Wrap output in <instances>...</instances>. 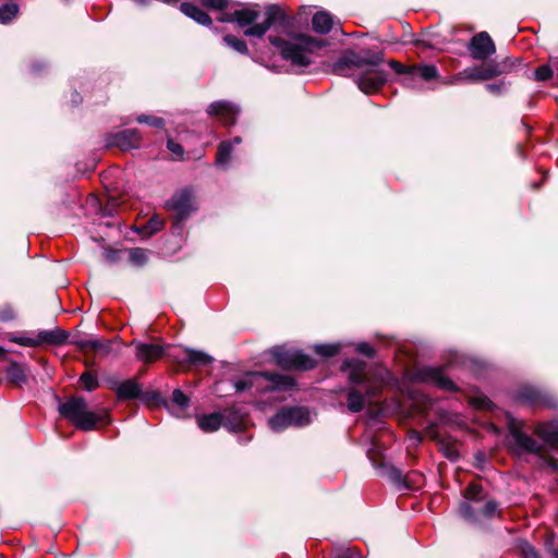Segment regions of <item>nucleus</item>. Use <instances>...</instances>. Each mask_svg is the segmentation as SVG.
I'll list each match as a JSON object with an SVG mask.
<instances>
[{
	"label": "nucleus",
	"instance_id": "28",
	"mask_svg": "<svg viewBox=\"0 0 558 558\" xmlns=\"http://www.w3.org/2000/svg\"><path fill=\"white\" fill-rule=\"evenodd\" d=\"M80 349H92L96 352H101L105 355L109 354L111 351V347L109 342H102L100 340H82L77 343Z\"/></svg>",
	"mask_w": 558,
	"mask_h": 558
},
{
	"label": "nucleus",
	"instance_id": "35",
	"mask_svg": "<svg viewBox=\"0 0 558 558\" xmlns=\"http://www.w3.org/2000/svg\"><path fill=\"white\" fill-rule=\"evenodd\" d=\"M171 402L179 408L180 411L184 410L189 405V398L180 390L175 389L172 392Z\"/></svg>",
	"mask_w": 558,
	"mask_h": 558
},
{
	"label": "nucleus",
	"instance_id": "46",
	"mask_svg": "<svg viewBox=\"0 0 558 558\" xmlns=\"http://www.w3.org/2000/svg\"><path fill=\"white\" fill-rule=\"evenodd\" d=\"M19 343L21 344H24V345H28V347H35V345H39L41 344L40 342V338L37 337V339H32V338H22Z\"/></svg>",
	"mask_w": 558,
	"mask_h": 558
},
{
	"label": "nucleus",
	"instance_id": "17",
	"mask_svg": "<svg viewBox=\"0 0 558 558\" xmlns=\"http://www.w3.org/2000/svg\"><path fill=\"white\" fill-rule=\"evenodd\" d=\"M501 74V70L494 64H484L477 68L468 69L464 75L470 81H484Z\"/></svg>",
	"mask_w": 558,
	"mask_h": 558
},
{
	"label": "nucleus",
	"instance_id": "50",
	"mask_svg": "<svg viewBox=\"0 0 558 558\" xmlns=\"http://www.w3.org/2000/svg\"><path fill=\"white\" fill-rule=\"evenodd\" d=\"M548 465L551 466L553 469H557V462L553 459H549L547 461Z\"/></svg>",
	"mask_w": 558,
	"mask_h": 558
},
{
	"label": "nucleus",
	"instance_id": "47",
	"mask_svg": "<svg viewBox=\"0 0 558 558\" xmlns=\"http://www.w3.org/2000/svg\"><path fill=\"white\" fill-rule=\"evenodd\" d=\"M523 553L525 555V558H538V555L536 554L534 548L532 546H530L529 544L524 545Z\"/></svg>",
	"mask_w": 558,
	"mask_h": 558
},
{
	"label": "nucleus",
	"instance_id": "45",
	"mask_svg": "<svg viewBox=\"0 0 558 558\" xmlns=\"http://www.w3.org/2000/svg\"><path fill=\"white\" fill-rule=\"evenodd\" d=\"M234 15H235V11L232 13L225 12V13H221L217 20L222 23H226V22L231 23V22H235Z\"/></svg>",
	"mask_w": 558,
	"mask_h": 558
},
{
	"label": "nucleus",
	"instance_id": "49",
	"mask_svg": "<svg viewBox=\"0 0 558 558\" xmlns=\"http://www.w3.org/2000/svg\"><path fill=\"white\" fill-rule=\"evenodd\" d=\"M446 456L449 459L454 460L458 457V452L454 449H448V451L446 452Z\"/></svg>",
	"mask_w": 558,
	"mask_h": 558
},
{
	"label": "nucleus",
	"instance_id": "2",
	"mask_svg": "<svg viewBox=\"0 0 558 558\" xmlns=\"http://www.w3.org/2000/svg\"><path fill=\"white\" fill-rule=\"evenodd\" d=\"M383 62V53L362 58L350 51L331 65V71L338 75L353 76L357 87L363 93L371 94L377 92L387 81L386 73L379 68Z\"/></svg>",
	"mask_w": 558,
	"mask_h": 558
},
{
	"label": "nucleus",
	"instance_id": "20",
	"mask_svg": "<svg viewBox=\"0 0 558 558\" xmlns=\"http://www.w3.org/2000/svg\"><path fill=\"white\" fill-rule=\"evenodd\" d=\"M333 25L332 16L326 11L317 12L312 20L313 29L319 34H327Z\"/></svg>",
	"mask_w": 558,
	"mask_h": 558
},
{
	"label": "nucleus",
	"instance_id": "24",
	"mask_svg": "<svg viewBox=\"0 0 558 558\" xmlns=\"http://www.w3.org/2000/svg\"><path fill=\"white\" fill-rule=\"evenodd\" d=\"M38 337L40 338L41 343L61 344L65 342L68 335L65 331L57 328L50 331H41L38 333Z\"/></svg>",
	"mask_w": 558,
	"mask_h": 558
},
{
	"label": "nucleus",
	"instance_id": "43",
	"mask_svg": "<svg viewBox=\"0 0 558 558\" xmlns=\"http://www.w3.org/2000/svg\"><path fill=\"white\" fill-rule=\"evenodd\" d=\"M167 146H168V149L177 155V156H181L183 154V148L180 144L175 143L174 141L172 140H168V143H167Z\"/></svg>",
	"mask_w": 558,
	"mask_h": 558
},
{
	"label": "nucleus",
	"instance_id": "53",
	"mask_svg": "<svg viewBox=\"0 0 558 558\" xmlns=\"http://www.w3.org/2000/svg\"><path fill=\"white\" fill-rule=\"evenodd\" d=\"M74 102H75V104L81 102V98L78 97V95H76V98H75Z\"/></svg>",
	"mask_w": 558,
	"mask_h": 558
},
{
	"label": "nucleus",
	"instance_id": "7",
	"mask_svg": "<svg viewBox=\"0 0 558 558\" xmlns=\"http://www.w3.org/2000/svg\"><path fill=\"white\" fill-rule=\"evenodd\" d=\"M311 422V413L306 408L292 407L278 411L269 418V426L275 432H280L291 426H304Z\"/></svg>",
	"mask_w": 558,
	"mask_h": 558
},
{
	"label": "nucleus",
	"instance_id": "8",
	"mask_svg": "<svg viewBox=\"0 0 558 558\" xmlns=\"http://www.w3.org/2000/svg\"><path fill=\"white\" fill-rule=\"evenodd\" d=\"M131 345L135 348L136 360L148 364L160 360L163 355L171 357L174 347H163L159 343H144L132 341Z\"/></svg>",
	"mask_w": 558,
	"mask_h": 558
},
{
	"label": "nucleus",
	"instance_id": "32",
	"mask_svg": "<svg viewBox=\"0 0 558 558\" xmlns=\"http://www.w3.org/2000/svg\"><path fill=\"white\" fill-rule=\"evenodd\" d=\"M340 350V344L338 343H327V344H316L314 347V351L325 357H331L336 355Z\"/></svg>",
	"mask_w": 558,
	"mask_h": 558
},
{
	"label": "nucleus",
	"instance_id": "11",
	"mask_svg": "<svg viewBox=\"0 0 558 558\" xmlns=\"http://www.w3.org/2000/svg\"><path fill=\"white\" fill-rule=\"evenodd\" d=\"M415 378L422 383L432 384L436 387L453 391L456 390V385L453 381L447 377L441 368L437 367H424L416 372Z\"/></svg>",
	"mask_w": 558,
	"mask_h": 558
},
{
	"label": "nucleus",
	"instance_id": "4",
	"mask_svg": "<svg viewBox=\"0 0 558 558\" xmlns=\"http://www.w3.org/2000/svg\"><path fill=\"white\" fill-rule=\"evenodd\" d=\"M509 428L515 445L524 452L535 453L541 458H546L545 447L558 452V428L551 423H542L535 428V434L543 440V445L523 433L519 422L511 420Z\"/></svg>",
	"mask_w": 558,
	"mask_h": 558
},
{
	"label": "nucleus",
	"instance_id": "18",
	"mask_svg": "<svg viewBox=\"0 0 558 558\" xmlns=\"http://www.w3.org/2000/svg\"><path fill=\"white\" fill-rule=\"evenodd\" d=\"M391 480L399 486L403 488L414 489L421 485L422 475L413 472L407 475H403L399 470H391L390 472Z\"/></svg>",
	"mask_w": 558,
	"mask_h": 558
},
{
	"label": "nucleus",
	"instance_id": "23",
	"mask_svg": "<svg viewBox=\"0 0 558 558\" xmlns=\"http://www.w3.org/2000/svg\"><path fill=\"white\" fill-rule=\"evenodd\" d=\"M411 81H414L416 77H421L424 81H432L437 77V68L432 64H423L411 66Z\"/></svg>",
	"mask_w": 558,
	"mask_h": 558
},
{
	"label": "nucleus",
	"instance_id": "51",
	"mask_svg": "<svg viewBox=\"0 0 558 558\" xmlns=\"http://www.w3.org/2000/svg\"><path fill=\"white\" fill-rule=\"evenodd\" d=\"M411 438L414 439L415 441H420L421 440V437H420V435L417 433H413L411 435Z\"/></svg>",
	"mask_w": 558,
	"mask_h": 558
},
{
	"label": "nucleus",
	"instance_id": "3",
	"mask_svg": "<svg viewBox=\"0 0 558 558\" xmlns=\"http://www.w3.org/2000/svg\"><path fill=\"white\" fill-rule=\"evenodd\" d=\"M342 369L348 372L349 380L352 384H363L366 395L364 396L356 389H351L348 393L347 407L349 411L356 413L363 410L366 399L371 400L379 392L385 383L386 369L380 371L376 379H371L366 374V364L360 360H347Z\"/></svg>",
	"mask_w": 558,
	"mask_h": 558
},
{
	"label": "nucleus",
	"instance_id": "6",
	"mask_svg": "<svg viewBox=\"0 0 558 558\" xmlns=\"http://www.w3.org/2000/svg\"><path fill=\"white\" fill-rule=\"evenodd\" d=\"M294 383L291 377L267 372H255L247 374L244 378L235 381L236 391H244L256 386L262 390H288L293 387Z\"/></svg>",
	"mask_w": 558,
	"mask_h": 558
},
{
	"label": "nucleus",
	"instance_id": "16",
	"mask_svg": "<svg viewBox=\"0 0 558 558\" xmlns=\"http://www.w3.org/2000/svg\"><path fill=\"white\" fill-rule=\"evenodd\" d=\"M141 143V136L137 131L125 130L114 135L113 144L122 150L137 148Z\"/></svg>",
	"mask_w": 558,
	"mask_h": 558
},
{
	"label": "nucleus",
	"instance_id": "52",
	"mask_svg": "<svg viewBox=\"0 0 558 558\" xmlns=\"http://www.w3.org/2000/svg\"><path fill=\"white\" fill-rule=\"evenodd\" d=\"M241 142V138L240 137H234L233 141L231 142L232 145L233 144H239Z\"/></svg>",
	"mask_w": 558,
	"mask_h": 558
},
{
	"label": "nucleus",
	"instance_id": "10",
	"mask_svg": "<svg viewBox=\"0 0 558 558\" xmlns=\"http://www.w3.org/2000/svg\"><path fill=\"white\" fill-rule=\"evenodd\" d=\"M498 510V505L494 500L486 501L483 506H472L466 501H462L459 507V513L469 521H476L478 518L490 519Z\"/></svg>",
	"mask_w": 558,
	"mask_h": 558
},
{
	"label": "nucleus",
	"instance_id": "1",
	"mask_svg": "<svg viewBox=\"0 0 558 558\" xmlns=\"http://www.w3.org/2000/svg\"><path fill=\"white\" fill-rule=\"evenodd\" d=\"M266 20L255 24L245 31L246 36L262 37L270 27H275L286 35L269 36V41L279 48L281 56L290 60L292 64L306 66L311 63V54L323 47V43L313 37L293 34V17L276 4L268 5L265 10Z\"/></svg>",
	"mask_w": 558,
	"mask_h": 558
},
{
	"label": "nucleus",
	"instance_id": "34",
	"mask_svg": "<svg viewBox=\"0 0 558 558\" xmlns=\"http://www.w3.org/2000/svg\"><path fill=\"white\" fill-rule=\"evenodd\" d=\"M80 381L87 391H93L99 386L97 376L90 372L83 373L80 377Z\"/></svg>",
	"mask_w": 558,
	"mask_h": 558
},
{
	"label": "nucleus",
	"instance_id": "48",
	"mask_svg": "<svg viewBox=\"0 0 558 558\" xmlns=\"http://www.w3.org/2000/svg\"><path fill=\"white\" fill-rule=\"evenodd\" d=\"M149 226L151 228L150 232H157L158 230L161 229L162 222L160 220H158V219L153 218L149 221Z\"/></svg>",
	"mask_w": 558,
	"mask_h": 558
},
{
	"label": "nucleus",
	"instance_id": "13",
	"mask_svg": "<svg viewBox=\"0 0 558 558\" xmlns=\"http://www.w3.org/2000/svg\"><path fill=\"white\" fill-rule=\"evenodd\" d=\"M171 359L178 363H187L194 366H206L213 362V357L203 351L174 347Z\"/></svg>",
	"mask_w": 558,
	"mask_h": 558
},
{
	"label": "nucleus",
	"instance_id": "19",
	"mask_svg": "<svg viewBox=\"0 0 558 558\" xmlns=\"http://www.w3.org/2000/svg\"><path fill=\"white\" fill-rule=\"evenodd\" d=\"M180 9L182 13H184L186 16L191 17L201 25L209 26L211 24L210 16L193 3L184 2L181 4Z\"/></svg>",
	"mask_w": 558,
	"mask_h": 558
},
{
	"label": "nucleus",
	"instance_id": "27",
	"mask_svg": "<svg viewBox=\"0 0 558 558\" xmlns=\"http://www.w3.org/2000/svg\"><path fill=\"white\" fill-rule=\"evenodd\" d=\"M464 498L466 502L472 506H476L483 501V489L482 486L476 483H470L464 492Z\"/></svg>",
	"mask_w": 558,
	"mask_h": 558
},
{
	"label": "nucleus",
	"instance_id": "5",
	"mask_svg": "<svg viewBox=\"0 0 558 558\" xmlns=\"http://www.w3.org/2000/svg\"><path fill=\"white\" fill-rule=\"evenodd\" d=\"M59 413L74 426L83 430H93L107 416L106 412L97 414L88 410L83 397H71L59 404Z\"/></svg>",
	"mask_w": 558,
	"mask_h": 558
},
{
	"label": "nucleus",
	"instance_id": "44",
	"mask_svg": "<svg viewBox=\"0 0 558 558\" xmlns=\"http://www.w3.org/2000/svg\"><path fill=\"white\" fill-rule=\"evenodd\" d=\"M356 351L367 356H372L374 354L373 348L366 342L359 343Z\"/></svg>",
	"mask_w": 558,
	"mask_h": 558
},
{
	"label": "nucleus",
	"instance_id": "37",
	"mask_svg": "<svg viewBox=\"0 0 558 558\" xmlns=\"http://www.w3.org/2000/svg\"><path fill=\"white\" fill-rule=\"evenodd\" d=\"M202 3L213 10H223L229 5V0H201Z\"/></svg>",
	"mask_w": 558,
	"mask_h": 558
},
{
	"label": "nucleus",
	"instance_id": "39",
	"mask_svg": "<svg viewBox=\"0 0 558 558\" xmlns=\"http://www.w3.org/2000/svg\"><path fill=\"white\" fill-rule=\"evenodd\" d=\"M389 65L399 74H408V80L411 81V68H407L405 65L395 60L389 61Z\"/></svg>",
	"mask_w": 558,
	"mask_h": 558
},
{
	"label": "nucleus",
	"instance_id": "38",
	"mask_svg": "<svg viewBox=\"0 0 558 558\" xmlns=\"http://www.w3.org/2000/svg\"><path fill=\"white\" fill-rule=\"evenodd\" d=\"M534 76L536 81H547L551 76V69L548 65H542L535 70Z\"/></svg>",
	"mask_w": 558,
	"mask_h": 558
},
{
	"label": "nucleus",
	"instance_id": "40",
	"mask_svg": "<svg viewBox=\"0 0 558 558\" xmlns=\"http://www.w3.org/2000/svg\"><path fill=\"white\" fill-rule=\"evenodd\" d=\"M14 317H15L14 311L10 305H3L0 308V319L2 322L12 320V319H14Z\"/></svg>",
	"mask_w": 558,
	"mask_h": 558
},
{
	"label": "nucleus",
	"instance_id": "22",
	"mask_svg": "<svg viewBox=\"0 0 558 558\" xmlns=\"http://www.w3.org/2000/svg\"><path fill=\"white\" fill-rule=\"evenodd\" d=\"M222 424V415L220 413H211L197 417L198 427L206 432L213 433L219 429Z\"/></svg>",
	"mask_w": 558,
	"mask_h": 558
},
{
	"label": "nucleus",
	"instance_id": "42",
	"mask_svg": "<svg viewBox=\"0 0 558 558\" xmlns=\"http://www.w3.org/2000/svg\"><path fill=\"white\" fill-rule=\"evenodd\" d=\"M120 253L121 251H117V250H112V248H106L105 252H104V255H105V258L109 262V263H116L119 260L120 258Z\"/></svg>",
	"mask_w": 558,
	"mask_h": 558
},
{
	"label": "nucleus",
	"instance_id": "9",
	"mask_svg": "<svg viewBox=\"0 0 558 558\" xmlns=\"http://www.w3.org/2000/svg\"><path fill=\"white\" fill-rule=\"evenodd\" d=\"M272 355L277 364L283 368L311 369L315 366V361L311 356L299 351L289 352L275 349Z\"/></svg>",
	"mask_w": 558,
	"mask_h": 558
},
{
	"label": "nucleus",
	"instance_id": "33",
	"mask_svg": "<svg viewBox=\"0 0 558 558\" xmlns=\"http://www.w3.org/2000/svg\"><path fill=\"white\" fill-rule=\"evenodd\" d=\"M223 41L226 43V45H228L229 47H231L235 51H238L240 53H247V46H246V43L244 40L239 39V38H236L235 36H232V35H226L223 37Z\"/></svg>",
	"mask_w": 558,
	"mask_h": 558
},
{
	"label": "nucleus",
	"instance_id": "12",
	"mask_svg": "<svg viewBox=\"0 0 558 558\" xmlns=\"http://www.w3.org/2000/svg\"><path fill=\"white\" fill-rule=\"evenodd\" d=\"M468 48L470 54L475 60H485L496 51L495 44L486 32H481L475 35L471 39Z\"/></svg>",
	"mask_w": 558,
	"mask_h": 558
},
{
	"label": "nucleus",
	"instance_id": "15",
	"mask_svg": "<svg viewBox=\"0 0 558 558\" xmlns=\"http://www.w3.org/2000/svg\"><path fill=\"white\" fill-rule=\"evenodd\" d=\"M194 197L191 190L184 189L175 193L169 201V206L181 217L189 215L194 209Z\"/></svg>",
	"mask_w": 558,
	"mask_h": 558
},
{
	"label": "nucleus",
	"instance_id": "14",
	"mask_svg": "<svg viewBox=\"0 0 558 558\" xmlns=\"http://www.w3.org/2000/svg\"><path fill=\"white\" fill-rule=\"evenodd\" d=\"M239 111L240 110L235 105L225 100L215 101L207 108V113L209 116L219 118V120L226 125L235 123Z\"/></svg>",
	"mask_w": 558,
	"mask_h": 558
},
{
	"label": "nucleus",
	"instance_id": "26",
	"mask_svg": "<svg viewBox=\"0 0 558 558\" xmlns=\"http://www.w3.org/2000/svg\"><path fill=\"white\" fill-rule=\"evenodd\" d=\"M518 400L535 405L542 402V393L534 387H523L518 393Z\"/></svg>",
	"mask_w": 558,
	"mask_h": 558
},
{
	"label": "nucleus",
	"instance_id": "36",
	"mask_svg": "<svg viewBox=\"0 0 558 558\" xmlns=\"http://www.w3.org/2000/svg\"><path fill=\"white\" fill-rule=\"evenodd\" d=\"M138 123H146L155 128H162L165 125L163 119L154 116L141 114L136 118Z\"/></svg>",
	"mask_w": 558,
	"mask_h": 558
},
{
	"label": "nucleus",
	"instance_id": "21",
	"mask_svg": "<svg viewBox=\"0 0 558 558\" xmlns=\"http://www.w3.org/2000/svg\"><path fill=\"white\" fill-rule=\"evenodd\" d=\"M116 392L119 399H135L140 396L141 388L136 380L128 379L118 385Z\"/></svg>",
	"mask_w": 558,
	"mask_h": 558
},
{
	"label": "nucleus",
	"instance_id": "29",
	"mask_svg": "<svg viewBox=\"0 0 558 558\" xmlns=\"http://www.w3.org/2000/svg\"><path fill=\"white\" fill-rule=\"evenodd\" d=\"M232 143L225 141L221 142L218 146L217 155H216V163L219 166L226 165L231 156L232 153Z\"/></svg>",
	"mask_w": 558,
	"mask_h": 558
},
{
	"label": "nucleus",
	"instance_id": "25",
	"mask_svg": "<svg viewBox=\"0 0 558 558\" xmlns=\"http://www.w3.org/2000/svg\"><path fill=\"white\" fill-rule=\"evenodd\" d=\"M259 13L258 11H256L255 9H252V8H245V9H241V10H235V22L244 27V26H247V25H251L253 22L256 21V19L258 17Z\"/></svg>",
	"mask_w": 558,
	"mask_h": 558
},
{
	"label": "nucleus",
	"instance_id": "41",
	"mask_svg": "<svg viewBox=\"0 0 558 558\" xmlns=\"http://www.w3.org/2000/svg\"><path fill=\"white\" fill-rule=\"evenodd\" d=\"M8 374L15 380L21 381L24 379L23 371L17 364H12L8 371Z\"/></svg>",
	"mask_w": 558,
	"mask_h": 558
},
{
	"label": "nucleus",
	"instance_id": "31",
	"mask_svg": "<svg viewBox=\"0 0 558 558\" xmlns=\"http://www.w3.org/2000/svg\"><path fill=\"white\" fill-rule=\"evenodd\" d=\"M19 7L15 3L0 5V22L8 23L17 14Z\"/></svg>",
	"mask_w": 558,
	"mask_h": 558
},
{
	"label": "nucleus",
	"instance_id": "30",
	"mask_svg": "<svg viewBox=\"0 0 558 558\" xmlns=\"http://www.w3.org/2000/svg\"><path fill=\"white\" fill-rule=\"evenodd\" d=\"M129 258L135 266H143L148 260V251L142 247H134L129 251Z\"/></svg>",
	"mask_w": 558,
	"mask_h": 558
},
{
	"label": "nucleus",
	"instance_id": "54",
	"mask_svg": "<svg viewBox=\"0 0 558 558\" xmlns=\"http://www.w3.org/2000/svg\"><path fill=\"white\" fill-rule=\"evenodd\" d=\"M4 351L0 348V357L3 355Z\"/></svg>",
	"mask_w": 558,
	"mask_h": 558
}]
</instances>
